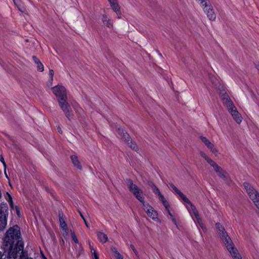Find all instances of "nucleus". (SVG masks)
Here are the masks:
<instances>
[{
    "mask_svg": "<svg viewBox=\"0 0 259 259\" xmlns=\"http://www.w3.org/2000/svg\"><path fill=\"white\" fill-rule=\"evenodd\" d=\"M223 242L225 244L228 250H230L231 247H234V245L228 233L224 234L223 235L220 236Z\"/></svg>",
    "mask_w": 259,
    "mask_h": 259,
    "instance_id": "nucleus-10",
    "label": "nucleus"
},
{
    "mask_svg": "<svg viewBox=\"0 0 259 259\" xmlns=\"http://www.w3.org/2000/svg\"><path fill=\"white\" fill-rule=\"evenodd\" d=\"M57 129H58V132L62 134V131L61 129V128L60 127H58Z\"/></svg>",
    "mask_w": 259,
    "mask_h": 259,
    "instance_id": "nucleus-54",
    "label": "nucleus"
},
{
    "mask_svg": "<svg viewBox=\"0 0 259 259\" xmlns=\"http://www.w3.org/2000/svg\"><path fill=\"white\" fill-rule=\"evenodd\" d=\"M200 1V6L203 8H207L209 5H211L208 0H199Z\"/></svg>",
    "mask_w": 259,
    "mask_h": 259,
    "instance_id": "nucleus-28",
    "label": "nucleus"
},
{
    "mask_svg": "<svg viewBox=\"0 0 259 259\" xmlns=\"http://www.w3.org/2000/svg\"><path fill=\"white\" fill-rule=\"evenodd\" d=\"M5 174L6 177L7 178H8V175H7L6 172V173L5 172Z\"/></svg>",
    "mask_w": 259,
    "mask_h": 259,
    "instance_id": "nucleus-57",
    "label": "nucleus"
},
{
    "mask_svg": "<svg viewBox=\"0 0 259 259\" xmlns=\"http://www.w3.org/2000/svg\"><path fill=\"white\" fill-rule=\"evenodd\" d=\"M171 220L172 221V222L176 225H177V221L176 220V219L175 218L174 216L172 218H171Z\"/></svg>",
    "mask_w": 259,
    "mask_h": 259,
    "instance_id": "nucleus-50",
    "label": "nucleus"
},
{
    "mask_svg": "<svg viewBox=\"0 0 259 259\" xmlns=\"http://www.w3.org/2000/svg\"><path fill=\"white\" fill-rule=\"evenodd\" d=\"M200 139L212 153L216 154L218 152V150L214 147L213 144H212L206 137L200 136Z\"/></svg>",
    "mask_w": 259,
    "mask_h": 259,
    "instance_id": "nucleus-12",
    "label": "nucleus"
},
{
    "mask_svg": "<svg viewBox=\"0 0 259 259\" xmlns=\"http://www.w3.org/2000/svg\"><path fill=\"white\" fill-rule=\"evenodd\" d=\"M148 184L151 188L155 186V184L151 181L148 182Z\"/></svg>",
    "mask_w": 259,
    "mask_h": 259,
    "instance_id": "nucleus-47",
    "label": "nucleus"
},
{
    "mask_svg": "<svg viewBox=\"0 0 259 259\" xmlns=\"http://www.w3.org/2000/svg\"><path fill=\"white\" fill-rule=\"evenodd\" d=\"M2 133L5 136H6L10 141H13V137L8 135L6 132H3Z\"/></svg>",
    "mask_w": 259,
    "mask_h": 259,
    "instance_id": "nucleus-45",
    "label": "nucleus"
},
{
    "mask_svg": "<svg viewBox=\"0 0 259 259\" xmlns=\"http://www.w3.org/2000/svg\"><path fill=\"white\" fill-rule=\"evenodd\" d=\"M15 206L14 204L10 206L11 209H14L15 208Z\"/></svg>",
    "mask_w": 259,
    "mask_h": 259,
    "instance_id": "nucleus-55",
    "label": "nucleus"
},
{
    "mask_svg": "<svg viewBox=\"0 0 259 259\" xmlns=\"http://www.w3.org/2000/svg\"><path fill=\"white\" fill-rule=\"evenodd\" d=\"M5 197L7 200H9L10 197H12L11 195L8 192H6V194L5 195Z\"/></svg>",
    "mask_w": 259,
    "mask_h": 259,
    "instance_id": "nucleus-46",
    "label": "nucleus"
},
{
    "mask_svg": "<svg viewBox=\"0 0 259 259\" xmlns=\"http://www.w3.org/2000/svg\"><path fill=\"white\" fill-rule=\"evenodd\" d=\"M131 248L132 249V250H133V251L134 252L135 254H136V256H137L138 257H139V255H138V251L136 249L134 245L133 244H131L130 245Z\"/></svg>",
    "mask_w": 259,
    "mask_h": 259,
    "instance_id": "nucleus-41",
    "label": "nucleus"
},
{
    "mask_svg": "<svg viewBox=\"0 0 259 259\" xmlns=\"http://www.w3.org/2000/svg\"><path fill=\"white\" fill-rule=\"evenodd\" d=\"M41 254L42 259H48L42 251L41 252Z\"/></svg>",
    "mask_w": 259,
    "mask_h": 259,
    "instance_id": "nucleus-52",
    "label": "nucleus"
},
{
    "mask_svg": "<svg viewBox=\"0 0 259 259\" xmlns=\"http://www.w3.org/2000/svg\"><path fill=\"white\" fill-rule=\"evenodd\" d=\"M89 246L91 251L93 249V246L91 245L90 242H89Z\"/></svg>",
    "mask_w": 259,
    "mask_h": 259,
    "instance_id": "nucleus-53",
    "label": "nucleus"
},
{
    "mask_svg": "<svg viewBox=\"0 0 259 259\" xmlns=\"http://www.w3.org/2000/svg\"><path fill=\"white\" fill-rule=\"evenodd\" d=\"M162 203L164 206L165 209H168V208H170L169 204L166 200L162 202Z\"/></svg>",
    "mask_w": 259,
    "mask_h": 259,
    "instance_id": "nucleus-38",
    "label": "nucleus"
},
{
    "mask_svg": "<svg viewBox=\"0 0 259 259\" xmlns=\"http://www.w3.org/2000/svg\"><path fill=\"white\" fill-rule=\"evenodd\" d=\"M71 160L75 167L78 169L81 170L82 166L78 160V157L76 155H72L70 156Z\"/></svg>",
    "mask_w": 259,
    "mask_h": 259,
    "instance_id": "nucleus-16",
    "label": "nucleus"
},
{
    "mask_svg": "<svg viewBox=\"0 0 259 259\" xmlns=\"http://www.w3.org/2000/svg\"><path fill=\"white\" fill-rule=\"evenodd\" d=\"M32 60L33 61L36 63V64H37L38 63H39L40 62L39 59L35 56H32Z\"/></svg>",
    "mask_w": 259,
    "mask_h": 259,
    "instance_id": "nucleus-43",
    "label": "nucleus"
},
{
    "mask_svg": "<svg viewBox=\"0 0 259 259\" xmlns=\"http://www.w3.org/2000/svg\"><path fill=\"white\" fill-rule=\"evenodd\" d=\"M29 259H33L32 257H29Z\"/></svg>",
    "mask_w": 259,
    "mask_h": 259,
    "instance_id": "nucleus-59",
    "label": "nucleus"
},
{
    "mask_svg": "<svg viewBox=\"0 0 259 259\" xmlns=\"http://www.w3.org/2000/svg\"><path fill=\"white\" fill-rule=\"evenodd\" d=\"M93 255V259H99V255L97 252L96 250H94L92 253Z\"/></svg>",
    "mask_w": 259,
    "mask_h": 259,
    "instance_id": "nucleus-40",
    "label": "nucleus"
},
{
    "mask_svg": "<svg viewBox=\"0 0 259 259\" xmlns=\"http://www.w3.org/2000/svg\"><path fill=\"white\" fill-rule=\"evenodd\" d=\"M71 236L72 239L73 240V241L76 243H78V240L74 232H71Z\"/></svg>",
    "mask_w": 259,
    "mask_h": 259,
    "instance_id": "nucleus-34",
    "label": "nucleus"
},
{
    "mask_svg": "<svg viewBox=\"0 0 259 259\" xmlns=\"http://www.w3.org/2000/svg\"><path fill=\"white\" fill-rule=\"evenodd\" d=\"M127 145L133 150L135 151H138L139 150V147L136 144V143L133 141L132 139H130V141L128 142V143H126Z\"/></svg>",
    "mask_w": 259,
    "mask_h": 259,
    "instance_id": "nucleus-25",
    "label": "nucleus"
},
{
    "mask_svg": "<svg viewBox=\"0 0 259 259\" xmlns=\"http://www.w3.org/2000/svg\"><path fill=\"white\" fill-rule=\"evenodd\" d=\"M153 193L156 195H158V194L160 193V191L159 189L156 186V185L152 188Z\"/></svg>",
    "mask_w": 259,
    "mask_h": 259,
    "instance_id": "nucleus-36",
    "label": "nucleus"
},
{
    "mask_svg": "<svg viewBox=\"0 0 259 259\" xmlns=\"http://www.w3.org/2000/svg\"><path fill=\"white\" fill-rule=\"evenodd\" d=\"M7 232H9L10 237H14V244L13 246L16 245V244L20 245V250L17 254L16 259L20 257V259H29L28 257V252L27 250H24V243L22 237L20 228L18 225H15L12 227H10L7 230Z\"/></svg>",
    "mask_w": 259,
    "mask_h": 259,
    "instance_id": "nucleus-2",
    "label": "nucleus"
},
{
    "mask_svg": "<svg viewBox=\"0 0 259 259\" xmlns=\"http://www.w3.org/2000/svg\"><path fill=\"white\" fill-rule=\"evenodd\" d=\"M78 212L79 213L80 217L83 220V222H84V224H85L86 226L87 227H89V225H88V223H87V221H86L84 215L82 214V213H81V212L79 210H78Z\"/></svg>",
    "mask_w": 259,
    "mask_h": 259,
    "instance_id": "nucleus-35",
    "label": "nucleus"
},
{
    "mask_svg": "<svg viewBox=\"0 0 259 259\" xmlns=\"http://www.w3.org/2000/svg\"><path fill=\"white\" fill-rule=\"evenodd\" d=\"M215 227H216L217 231L220 236H221L222 235H223L224 234H226L227 233L226 231L224 226L221 223H216Z\"/></svg>",
    "mask_w": 259,
    "mask_h": 259,
    "instance_id": "nucleus-20",
    "label": "nucleus"
},
{
    "mask_svg": "<svg viewBox=\"0 0 259 259\" xmlns=\"http://www.w3.org/2000/svg\"><path fill=\"white\" fill-rule=\"evenodd\" d=\"M170 187L174 190V191L177 193L180 198L186 203L189 204L196 218L199 216V213L197 210L195 206L193 203L189 200V199L180 190H179L172 183H170L169 184Z\"/></svg>",
    "mask_w": 259,
    "mask_h": 259,
    "instance_id": "nucleus-4",
    "label": "nucleus"
},
{
    "mask_svg": "<svg viewBox=\"0 0 259 259\" xmlns=\"http://www.w3.org/2000/svg\"><path fill=\"white\" fill-rule=\"evenodd\" d=\"M12 1H13L14 5L17 7V8L18 9V10L20 12H23L22 10L21 9V7H22L21 0H12Z\"/></svg>",
    "mask_w": 259,
    "mask_h": 259,
    "instance_id": "nucleus-29",
    "label": "nucleus"
},
{
    "mask_svg": "<svg viewBox=\"0 0 259 259\" xmlns=\"http://www.w3.org/2000/svg\"><path fill=\"white\" fill-rule=\"evenodd\" d=\"M37 70L40 72H42L44 71V65L43 64L40 62V61L37 64Z\"/></svg>",
    "mask_w": 259,
    "mask_h": 259,
    "instance_id": "nucleus-33",
    "label": "nucleus"
},
{
    "mask_svg": "<svg viewBox=\"0 0 259 259\" xmlns=\"http://www.w3.org/2000/svg\"><path fill=\"white\" fill-rule=\"evenodd\" d=\"M148 216L150 218H151L152 220H153L154 221H156V220H158V213H157V211L154 210V209H153V210H152L151 211L150 213L149 214V215H148Z\"/></svg>",
    "mask_w": 259,
    "mask_h": 259,
    "instance_id": "nucleus-26",
    "label": "nucleus"
},
{
    "mask_svg": "<svg viewBox=\"0 0 259 259\" xmlns=\"http://www.w3.org/2000/svg\"><path fill=\"white\" fill-rule=\"evenodd\" d=\"M97 236L99 241L103 243H105L108 241L107 236L103 232H98L97 233Z\"/></svg>",
    "mask_w": 259,
    "mask_h": 259,
    "instance_id": "nucleus-22",
    "label": "nucleus"
},
{
    "mask_svg": "<svg viewBox=\"0 0 259 259\" xmlns=\"http://www.w3.org/2000/svg\"><path fill=\"white\" fill-rule=\"evenodd\" d=\"M213 167L214 170L216 172L218 176L222 178L226 183H229L230 181L228 173L224 170L220 166L217 164L214 161L210 165Z\"/></svg>",
    "mask_w": 259,
    "mask_h": 259,
    "instance_id": "nucleus-7",
    "label": "nucleus"
},
{
    "mask_svg": "<svg viewBox=\"0 0 259 259\" xmlns=\"http://www.w3.org/2000/svg\"><path fill=\"white\" fill-rule=\"evenodd\" d=\"M136 187H137V186L136 184H134L133 182V186L132 187V189H134V188H136Z\"/></svg>",
    "mask_w": 259,
    "mask_h": 259,
    "instance_id": "nucleus-56",
    "label": "nucleus"
},
{
    "mask_svg": "<svg viewBox=\"0 0 259 259\" xmlns=\"http://www.w3.org/2000/svg\"><path fill=\"white\" fill-rule=\"evenodd\" d=\"M126 182L128 189L132 193H135V192H136V191L140 189L138 186L134 188V189H132V187L133 186V180L132 179H126Z\"/></svg>",
    "mask_w": 259,
    "mask_h": 259,
    "instance_id": "nucleus-18",
    "label": "nucleus"
},
{
    "mask_svg": "<svg viewBox=\"0 0 259 259\" xmlns=\"http://www.w3.org/2000/svg\"><path fill=\"white\" fill-rule=\"evenodd\" d=\"M158 196L161 202L166 200L165 198H164V196L161 194V193L158 194Z\"/></svg>",
    "mask_w": 259,
    "mask_h": 259,
    "instance_id": "nucleus-42",
    "label": "nucleus"
},
{
    "mask_svg": "<svg viewBox=\"0 0 259 259\" xmlns=\"http://www.w3.org/2000/svg\"><path fill=\"white\" fill-rule=\"evenodd\" d=\"M200 155L204 158L206 161L210 164H212V163L214 162L211 159H210L208 156H207L205 153L203 152L202 151H201L200 152Z\"/></svg>",
    "mask_w": 259,
    "mask_h": 259,
    "instance_id": "nucleus-27",
    "label": "nucleus"
},
{
    "mask_svg": "<svg viewBox=\"0 0 259 259\" xmlns=\"http://www.w3.org/2000/svg\"><path fill=\"white\" fill-rule=\"evenodd\" d=\"M58 217L59 219L60 228L63 231H67L68 230V227L63 217V213L61 210H59Z\"/></svg>",
    "mask_w": 259,
    "mask_h": 259,
    "instance_id": "nucleus-15",
    "label": "nucleus"
},
{
    "mask_svg": "<svg viewBox=\"0 0 259 259\" xmlns=\"http://www.w3.org/2000/svg\"><path fill=\"white\" fill-rule=\"evenodd\" d=\"M112 9L117 15L121 14L120 7L119 5L117 0H108Z\"/></svg>",
    "mask_w": 259,
    "mask_h": 259,
    "instance_id": "nucleus-14",
    "label": "nucleus"
},
{
    "mask_svg": "<svg viewBox=\"0 0 259 259\" xmlns=\"http://www.w3.org/2000/svg\"><path fill=\"white\" fill-rule=\"evenodd\" d=\"M9 234L6 231L2 238L1 248L3 252L0 251V259H16L17 253L20 250L18 243L13 246L14 237H10Z\"/></svg>",
    "mask_w": 259,
    "mask_h": 259,
    "instance_id": "nucleus-1",
    "label": "nucleus"
},
{
    "mask_svg": "<svg viewBox=\"0 0 259 259\" xmlns=\"http://www.w3.org/2000/svg\"><path fill=\"white\" fill-rule=\"evenodd\" d=\"M230 248V249L228 251L230 253L233 259H242V257L236 248L234 247Z\"/></svg>",
    "mask_w": 259,
    "mask_h": 259,
    "instance_id": "nucleus-17",
    "label": "nucleus"
},
{
    "mask_svg": "<svg viewBox=\"0 0 259 259\" xmlns=\"http://www.w3.org/2000/svg\"><path fill=\"white\" fill-rule=\"evenodd\" d=\"M246 192L256 206L259 205V194L258 192L253 187L250 189V191Z\"/></svg>",
    "mask_w": 259,
    "mask_h": 259,
    "instance_id": "nucleus-9",
    "label": "nucleus"
},
{
    "mask_svg": "<svg viewBox=\"0 0 259 259\" xmlns=\"http://www.w3.org/2000/svg\"><path fill=\"white\" fill-rule=\"evenodd\" d=\"M142 206L143 207V209L146 212L148 215H149L150 212L154 208L148 203H146L145 201L142 203Z\"/></svg>",
    "mask_w": 259,
    "mask_h": 259,
    "instance_id": "nucleus-23",
    "label": "nucleus"
},
{
    "mask_svg": "<svg viewBox=\"0 0 259 259\" xmlns=\"http://www.w3.org/2000/svg\"><path fill=\"white\" fill-rule=\"evenodd\" d=\"M58 103L61 109L63 111L66 117L69 121H71L73 117V112L67 102V100H64L61 99L60 102Z\"/></svg>",
    "mask_w": 259,
    "mask_h": 259,
    "instance_id": "nucleus-5",
    "label": "nucleus"
},
{
    "mask_svg": "<svg viewBox=\"0 0 259 259\" xmlns=\"http://www.w3.org/2000/svg\"><path fill=\"white\" fill-rule=\"evenodd\" d=\"M53 93L56 96L57 101L60 102L61 99L67 100V93L65 88L62 85H57L52 88Z\"/></svg>",
    "mask_w": 259,
    "mask_h": 259,
    "instance_id": "nucleus-6",
    "label": "nucleus"
},
{
    "mask_svg": "<svg viewBox=\"0 0 259 259\" xmlns=\"http://www.w3.org/2000/svg\"><path fill=\"white\" fill-rule=\"evenodd\" d=\"M0 161L3 163V165L4 167V171L6 173V167H7V165H6V162L5 161L4 158V157H3V156L2 155H0Z\"/></svg>",
    "mask_w": 259,
    "mask_h": 259,
    "instance_id": "nucleus-32",
    "label": "nucleus"
},
{
    "mask_svg": "<svg viewBox=\"0 0 259 259\" xmlns=\"http://www.w3.org/2000/svg\"><path fill=\"white\" fill-rule=\"evenodd\" d=\"M133 194L142 203L145 201L144 197L143 196V192L141 189L138 190Z\"/></svg>",
    "mask_w": 259,
    "mask_h": 259,
    "instance_id": "nucleus-19",
    "label": "nucleus"
},
{
    "mask_svg": "<svg viewBox=\"0 0 259 259\" xmlns=\"http://www.w3.org/2000/svg\"><path fill=\"white\" fill-rule=\"evenodd\" d=\"M49 75L50 76V79L51 81H53L54 75V70L53 69H50L49 70Z\"/></svg>",
    "mask_w": 259,
    "mask_h": 259,
    "instance_id": "nucleus-44",
    "label": "nucleus"
},
{
    "mask_svg": "<svg viewBox=\"0 0 259 259\" xmlns=\"http://www.w3.org/2000/svg\"><path fill=\"white\" fill-rule=\"evenodd\" d=\"M7 201L9 202L10 206L14 204L12 197H10L9 200Z\"/></svg>",
    "mask_w": 259,
    "mask_h": 259,
    "instance_id": "nucleus-48",
    "label": "nucleus"
},
{
    "mask_svg": "<svg viewBox=\"0 0 259 259\" xmlns=\"http://www.w3.org/2000/svg\"><path fill=\"white\" fill-rule=\"evenodd\" d=\"M118 135L120 136V137H122V136L124 134V133H125L126 131L122 128H118Z\"/></svg>",
    "mask_w": 259,
    "mask_h": 259,
    "instance_id": "nucleus-37",
    "label": "nucleus"
},
{
    "mask_svg": "<svg viewBox=\"0 0 259 259\" xmlns=\"http://www.w3.org/2000/svg\"><path fill=\"white\" fill-rule=\"evenodd\" d=\"M9 209L7 203L3 202L0 204V230L3 231L7 224Z\"/></svg>",
    "mask_w": 259,
    "mask_h": 259,
    "instance_id": "nucleus-3",
    "label": "nucleus"
},
{
    "mask_svg": "<svg viewBox=\"0 0 259 259\" xmlns=\"http://www.w3.org/2000/svg\"><path fill=\"white\" fill-rule=\"evenodd\" d=\"M256 207H257V208L259 209V204H258L257 206H256Z\"/></svg>",
    "mask_w": 259,
    "mask_h": 259,
    "instance_id": "nucleus-58",
    "label": "nucleus"
},
{
    "mask_svg": "<svg viewBox=\"0 0 259 259\" xmlns=\"http://www.w3.org/2000/svg\"><path fill=\"white\" fill-rule=\"evenodd\" d=\"M166 211L167 212L168 215L170 217V218H172L174 217L172 214L170 212V211L169 210V208H168V209H165Z\"/></svg>",
    "mask_w": 259,
    "mask_h": 259,
    "instance_id": "nucleus-49",
    "label": "nucleus"
},
{
    "mask_svg": "<svg viewBox=\"0 0 259 259\" xmlns=\"http://www.w3.org/2000/svg\"><path fill=\"white\" fill-rule=\"evenodd\" d=\"M243 186L245 187V189H246V191H250V189L252 188L251 185L249 183L246 182L243 183Z\"/></svg>",
    "mask_w": 259,
    "mask_h": 259,
    "instance_id": "nucleus-31",
    "label": "nucleus"
},
{
    "mask_svg": "<svg viewBox=\"0 0 259 259\" xmlns=\"http://www.w3.org/2000/svg\"><path fill=\"white\" fill-rule=\"evenodd\" d=\"M221 97L227 108L232 107L234 105L233 102L227 93L222 94Z\"/></svg>",
    "mask_w": 259,
    "mask_h": 259,
    "instance_id": "nucleus-13",
    "label": "nucleus"
},
{
    "mask_svg": "<svg viewBox=\"0 0 259 259\" xmlns=\"http://www.w3.org/2000/svg\"><path fill=\"white\" fill-rule=\"evenodd\" d=\"M204 12L207 15V18L210 21H214L216 18V14L214 13V10L212 5H209L207 8H203Z\"/></svg>",
    "mask_w": 259,
    "mask_h": 259,
    "instance_id": "nucleus-11",
    "label": "nucleus"
},
{
    "mask_svg": "<svg viewBox=\"0 0 259 259\" xmlns=\"http://www.w3.org/2000/svg\"><path fill=\"white\" fill-rule=\"evenodd\" d=\"M102 20L103 24L109 28H111L113 26L112 23L111 22V20L109 19L107 15H103L102 16Z\"/></svg>",
    "mask_w": 259,
    "mask_h": 259,
    "instance_id": "nucleus-21",
    "label": "nucleus"
},
{
    "mask_svg": "<svg viewBox=\"0 0 259 259\" xmlns=\"http://www.w3.org/2000/svg\"><path fill=\"white\" fill-rule=\"evenodd\" d=\"M46 190L47 192L50 193V194L53 196V193H52L53 190L50 189L49 188H47Z\"/></svg>",
    "mask_w": 259,
    "mask_h": 259,
    "instance_id": "nucleus-51",
    "label": "nucleus"
},
{
    "mask_svg": "<svg viewBox=\"0 0 259 259\" xmlns=\"http://www.w3.org/2000/svg\"><path fill=\"white\" fill-rule=\"evenodd\" d=\"M228 109L236 123L240 124L242 122V117L234 105L232 107L228 108Z\"/></svg>",
    "mask_w": 259,
    "mask_h": 259,
    "instance_id": "nucleus-8",
    "label": "nucleus"
},
{
    "mask_svg": "<svg viewBox=\"0 0 259 259\" xmlns=\"http://www.w3.org/2000/svg\"><path fill=\"white\" fill-rule=\"evenodd\" d=\"M112 252L113 253V256L116 259H123L122 255L117 251L115 247H112L111 248Z\"/></svg>",
    "mask_w": 259,
    "mask_h": 259,
    "instance_id": "nucleus-24",
    "label": "nucleus"
},
{
    "mask_svg": "<svg viewBox=\"0 0 259 259\" xmlns=\"http://www.w3.org/2000/svg\"><path fill=\"white\" fill-rule=\"evenodd\" d=\"M121 138L124 140V141L126 143H128V142L130 141L131 139L130 135L126 132L121 137Z\"/></svg>",
    "mask_w": 259,
    "mask_h": 259,
    "instance_id": "nucleus-30",
    "label": "nucleus"
},
{
    "mask_svg": "<svg viewBox=\"0 0 259 259\" xmlns=\"http://www.w3.org/2000/svg\"><path fill=\"white\" fill-rule=\"evenodd\" d=\"M15 209L17 215H18V217H20V215H21V213H20V209H19V206L16 205L15 206Z\"/></svg>",
    "mask_w": 259,
    "mask_h": 259,
    "instance_id": "nucleus-39",
    "label": "nucleus"
}]
</instances>
